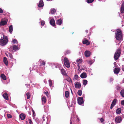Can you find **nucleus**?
Returning <instances> with one entry per match:
<instances>
[{
	"label": "nucleus",
	"mask_w": 124,
	"mask_h": 124,
	"mask_svg": "<svg viewBox=\"0 0 124 124\" xmlns=\"http://www.w3.org/2000/svg\"><path fill=\"white\" fill-rule=\"evenodd\" d=\"M76 62L78 66L79 67V64L80 63L82 62V60L81 59H78L77 60Z\"/></svg>",
	"instance_id": "nucleus-21"
},
{
	"label": "nucleus",
	"mask_w": 124,
	"mask_h": 124,
	"mask_svg": "<svg viewBox=\"0 0 124 124\" xmlns=\"http://www.w3.org/2000/svg\"><path fill=\"white\" fill-rule=\"evenodd\" d=\"M45 23V22L44 21H42L41 22V25L43 26L44 25Z\"/></svg>",
	"instance_id": "nucleus-43"
},
{
	"label": "nucleus",
	"mask_w": 124,
	"mask_h": 124,
	"mask_svg": "<svg viewBox=\"0 0 124 124\" xmlns=\"http://www.w3.org/2000/svg\"><path fill=\"white\" fill-rule=\"evenodd\" d=\"M66 80L69 82H72V81L70 78H66Z\"/></svg>",
	"instance_id": "nucleus-37"
},
{
	"label": "nucleus",
	"mask_w": 124,
	"mask_h": 124,
	"mask_svg": "<svg viewBox=\"0 0 124 124\" xmlns=\"http://www.w3.org/2000/svg\"><path fill=\"white\" fill-rule=\"evenodd\" d=\"M94 1V0H87L86 1L88 3H92Z\"/></svg>",
	"instance_id": "nucleus-38"
},
{
	"label": "nucleus",
	"mask_w": 124,
	"mask_h": 124,
	"mask_svg": "<svg viewBox=\"0 0 124 124\" xmlns=\"http://www.w3.org/2000/svg\"><path fill=\"white\" fill-rule=\"evenodd\" d=\"M9 55V57L10 58H11V59L13 58V56L11 54H10Z\"/></svg>",
	"instance_id": "nucleus-48"
},
{
	"label": "nucleus",
	"mask_w": 124,
	"mask_h": 124,
	"mask_svg": "<svg viewBox=\"0 0 124 124\" xmlns=\"http://www.w3.org/2000/svg\"><path fill=\"white\" fill-rule=\"evenodd\" d=\"M93 60H90L89 61H88L87 62L90 65L92 64L93 63Z\"/></svg>",
	"instance_id": "nucleus-36"
},
{
	"label": "nucleus",
	"mask_w": 124,
	"mask_h": 124,
	"mask_svg": "<svg viewBox=\"0 0 124 124\" xmlns=\"http://www.w3.org/2000/svg\"><path fill=\"white\" fill-rule=\"evenodd\" d=\"M67 53V54H69L70 53V51H67L66 52Z\"/></svg>",
	"instance_id": "nucleus-54"
},
{
	"label": "nucleus",
	"mask_w": 124,
	"mask_h": 124,
	"mask_svg": "<svg viewBox=\"0 0 124 124\" xmlns=\"http://www.w3.org/2000/svg\"><path fill=\"white\" fill-rule=\"evenodd\" d=\"M3 96L5 99L7 100H8V95L6 93H5L3 94Z\"/></svg>",
	"instance_id": "nucleus-19"
},
{
	"label": "nucleus",
	"mask_w": 124,
	"mask_h": 124,
	"mask_svg": "<svg viewBox=\"0 0 124 124\" xmlns=\"http://www.w3.org/2000/svg\"><path fill=\"white\" fill-rule=\"evenodd\" d=\"M3 62L4 63L5 65L7 66L8 65V63L7 59L6 57H4L3 59Z\"/></svg>",
	"instance_id": "nucleus-18"
},
{
	"label": "nucleus",
	"mask_w": 124,
	"mask_h": 124,
	"mask_svg": "<svg viewBox=\"0 0 124 124\" xmlns=\"http://www.w3.org/2000/svg\"><path fill=\"white\" fill-rule=\"evenodd\" d=\"M26 95L27 96V99H30L31 96L30 93H27Z\"/></svg>",
	"instance_id": "nucleus-33"
},
{
	"label": "nucleus",
	"mask_w": 124,
	"mask_h": 124,
	"mask_svg": "<svg viewBox=\"0 0 124 124\" xmlns=\"http://www.w3.org/2000/svg\"><path fill=\"white\" fill-rule=\"evenodd\" d=\"M45 94H46L47 96H48V92H45Z\"/></svg>",
	"instance_id": "nucleus-49"
},
{
	"label": "nucleus",
	"mask_w": 124,
	"mask_h": 124,
	"mask_svg": "<svg viewBox=\"0 0 124 124\" xmlns=\"http://www.w3.org/2000/svg\"><path fill=\"white\" fill-rule=\"evenodd\" d=\"M114 65H116V62H115L114 63Z\"/></svg>",
	"instance_id": "nucleus-55"
},
{
	"label": "nucleus",
	"mask_w": 124,
	"mask_h": 124,
	"mask_svg": "<svg viewBox=\"0 0 124 124\" xmlns=\"http://www.w3.org/2000/svg\"><path fill=\"white\" fill-rule=\"evenodd\" d=\"M80 77L82 78H85L87 77L86 74L85 72H83L81 74Z\"/></svg>",
	"instance_id": "nucleus-13"
},
{
	"label": "nucleus",
	"mask_w": 124,
	"mask_h": 124,
	"mask_svg": "<svg viewBox=\"0 0 124 124\" xmlns=\"http://www.w3.org/2000/svg\"><path fill=\"white\" fill-rule=\"evenodd\" d=\"M120 86L119 85H117L116 87V89L117 90L119 91L120 89Z\"/></svg>",
	"instance_id": "nucleus-40"
},
{
	"label": "nucleus",
	"mask_w": 124,
	"mask_h": 124,
	"mask_svg": "<svg viewBox=\"0 0 124 124\" xmlns=\"http://www.w3.org/2000/svg\"><path fill=\"white\" fill-rule=\"evenodd\" d=\"M78 104L79 105H81L82 104L84 101L83 100V98L82 97H78Z\"/></svg>",
	"instance_id": "nucleus-5"
},
{
	"label": "nucleus",
	"mask_w": 124,
	"mask_h": 124,
	"mask_svg": "<svg viewBox=\"0 0 124 124\" xmlns=\"http://www.w3.org/2000/svg\"><path fill=\"white\" fill-rule=\"evenodd\" d=\"M81 86V84L79 82L76 83L75 84V88H79Z\"/></svg>",
	"instance_id": "nucleus-14"
},
{
	"label": "nucleus",
	"mask_w": 124,
	"mask_h": 124,
	"mask_svg": "<svg viewBox=\"0 0 124 124\" xmlns=\"http://www.w3.org/2000/svg\"><path fill=\"white\" fill-rule=\"evenodd\" d=\"M94 58H95V57H94Z\"/></svg>",
	"instance_id": "nucleus-61"
},
{
	"label": "nucleus",
	"mask_w": 124,
	"mask_h": 124,
	"mask_svg": "<svg viewBox=\"0 0 124 124\" xmlns=\"http://www.w3.org/2000/svg\"><path fill=\"white\" fill-rule=\"evenodd\" d=\"M121 103L122 105H124V100L121 101Z\"/></svg>",
	"instance_id": "nucleus-47"
},
{
	"label": "nucleus",
	"mask_w": 124,
	"mask_h": 124,
	"mask_svg": "<svg viewBox=\"0 0 124 124\" xmlns=\"http://www.w3.org/2000/svg\"><path fill=\"white\" fill-rule=\"evenodd\" d=\"M3 12V11L0 8V13H2Z\"/></svg>",
	"instance_id": "nucleus-50"
},
{
	"label": "nucleus",
	"mask_w": 124,
	"mask_h": 124,
	"mask_svg": "<svg viewBox=\"0 0 124 124\" xmlns=\"http://www.w3.org/2000/svg\"><path fill=\"white\" fill-rule=\"evenodd\" d=\"M13 49L15 51L18 50V47L15 45H14L13 46Z\"/></svg>",
	"instance_id": "nucleus-23"
},
{
	"label": "nucleus",
	"mask_w": 124,
	"mask_h": 124,
	"mask_svg": "<svg viewBox=\"0 0 124 124\" xmlns=\"http://www.w3.org/2000/svg\"><path fill=\"white\" fill-rule=\"evenodd\" d=\"M123 25H122V26H123Z\"/></svg>",
	"instance_id": "nucleus-63"
},
{
	"label": "nucleus",
	"mask_w": 124,
	"mask_h": 124,
	"mask_svg": "<svg viewBox=\"0 0 124 124\" xmlns=\"http://www.w3.org/2000/svg\"><path fill=\"white\" fill-rule=\"evenodd\" d=\"M45 118L46 119V118L47 117H46V116L45 115H43L42 118V119H43V121H44L45 120Z\"/></svg>",
	"instance_id": "nucleus-39"
},
{
	"label": "nucleus",
	"mask_w": 124,
	"mask_h": 124,
	"mask_svg": "<svg viewBox=\"0 0 124 124\" xmlns=\"http://www.w3.org/2000/svg\"><path fill=\"white\" fill-rule=\"evenodd\" d=\"M71 89V92L72 93V90L71 89Z\"/></svg>",
	"instance_id": "nucleus-59"
},
{
	"label": "nucleus",
	"mask_w": 124,
	"mask_h": 124,
	"mask_svg": "<svg viewBox=\"0 0 124 124\" xmlns=\"http://www.w3.org/2000/svg\"><path fill=\"white\" fill-rule=\"evenodd\" d=\"M33 85H34V84H33Z\"/></svg>",
	"instance_id": "nucleus-62"
},
{
	"label": "nucleus",
	"mask_w": 124,
	"mask_h": 124,
	"mask_svg": "<svg viewBox=\"0 0 124 124\" xmlns=\"http://www.w3.org/2000/svg\"><path fill=\"white\" fill-rule=\"evenodd\" d=\"M12 42L13 44H15L17 43V42L16 39H14L13 40Z\"/></svg>",
	"instance_id": "nucleus-41"
},
{
	"label": "nucleus",
	"mask_w": 124,
	"mask_h": 124,
	"mask_svg": "<svg viewBox=\"0 0 124 124\" xmlns=\"http://www.w3.org/2000/svg\"><path fill=\"white\" fill-rule=\"evenodd\" d=\"M121 12L122 13L124 12V2H123L122 4L121 8Z\"/></svg>",
	"instance_id": "nucleus-11"
},
{
	"label": "nucleus",
	"mask_w": 124,
	"mask_h": 124,
	"mask_svg": "<svg viewBox=\"0 0 124 124\" xmlns=\"http://www.w3.org/2000/svg\"><path fill=\"white\" fill-rule=\"evenodd\" d=\"M44 5V4L42 0H40V1L39 4V7H42Z\"/></svg>",
	"instance_id": "nucleus-17"
},
{
	"label": "nucleus",
	"mask_w": 124,
	"mask_h": 124,
	"mask_svg": "<svg viewBox=\"0 0 124 124\" xmlns=\"http://www.w3.org/2000/svg\"><path fill=\"white\" fill-rule=\"evenodd\" d=\"M50 24L53 26H54L55 25V21L53 19H52L50 20Z\"/></svg>",
	"instance_id": "nucleus-12"
},
{
	"label": "nucleus",
	"mask_w": 124,
	"mask_h": 124,
	"mask_svg": "<svg viewBox=\"0 0 124 124\" xmlns=\"http://www.w3.org/2000/svg\"><path fill=\"white\" fill-rule=\"evenodd\" d=\"M117 101V100L116 99H114L111 105L110 108L111 109H112L113 107L115 105Z\"/></svg>",
	"instance_id": "nucleus-7"
},
{
	"label": "nucleus",
	"mask_w": 124,
	"mask_h": 124,
	"mask_svg": "<svg viewBox=\"0 0 124 124\" xmlns=\"http://www.w3.org/2000/svg\"><path fill=\"white\" fill-rule=\"evenodd\" d=\"M29 122L30 124H32L33 123L32 121L30 119H29Z\"/></svg>",
	"instance_id": "nucleus-46"
},
{
	"label": "nucleus",
	"mask_w": 124,
	"mask_h": 124,
	"mask_svg": "<svg viewBox=\"0 0 124 124\" xmlns=\"http://www.w3.org/2000/svg\"><path fill=\"white\" fill-rule=\"evenodd\" d=\"M84 44H86V45H88L90 44L89 41L87 39H85L82 41Z\"/></svg>",
	"instance_id": "nucleus-9"
},
{
	"label": "nucleus",
	"mask_w": 124,
	"mask_h": 124,
	"mask_svg": "<svg viewBox=\"0 0 124 124\" xmlns=\"http://www.w3.org/2000/svg\"><path fill=\"white\" fill-rule=\"evenodd\" d=\"M25 85L26 87H28L30 85L29 84H26Z\"/></svg>",
	"instance_id": "nucleus-53"
},
{
	"label": "nucleus",
	"mask_w": 124,
	"mask_h": 124,
	"mask_svg": "<svg viewBox=\"0 0 124 124\" xmlns=\"http://www.w3.org/2000/svg\"><path fill=\"white\" fill-rule=\"evenodd\" d=\"M56 68H57V67H56Z\"/></svg>",
	"instance_id": "nucleus-64"
},
{
	"label": "nucleus",
	"mask_w": 124,
	"mask_h": 124,
	"mask_svg": "<svg viewBox=\"0 0 124 124\" xmlns=\"http://www.w3.org/2000/svg\"><path fill=\"white\" fill-rule=\"evenodd\" d=\"M3 38L1 39H0V44L2 46H4L7 43L8 38L7 37L4 36L3 35Z\"/></svg>",
	"instance_id": "nucleus-2"
},
{
	"label": "nucleus",
	"mask_w": 124,
	"mask_h": 124,
	"mask_svg": "<svg viewBox=\"0 0 124 124\" xmlns=\"http://www.w3.org/2000/svg\"><path fill=\"white\" fill-rule=\"evenodd\" d=\"M112 80H113V79L112 78H111L110 79V81L111 82L112 81Z\"/></svg>",
	"instance_id": "nucleus-57"
},
{
	"label": "nucleus",
	"mask_w": 124,
	"mask_h": 124,
	"mask_svg": "<svg viewBox=\"0 0 124 124\" xmlns=\"http://www.w3.org/2000/svg\"><path fill=\"white\" fill-rule=\"evenodd\" d=\"M56 12L55 9L54 8L52 9L50 11L51 13L52 14H53L55 13Z\"/></svg>",
	"instance_id": "nucleus-30"
},
{
	"label": "nucleus",
	"mask_w": 124,
	"mask_h": 124,
	"mask_svg": "<svg viewBox=\"0 0 124 124\" xmlns=\"http://www.w3.org/2000/svg\"><path fill=\"white\" fill-rule=\"evenodd\" d=\"M48 81L49 85L51 87V86L52 84V80L51 79H50Z\"/></svg>",
	"instance_id": "nucleus-34"
},
{
	"label": "nucleus",
	"mask_w": 124,
	"mask_h": 124,
	"mask_svg": "<svg viewBox=\"0 0 124 124\" xmlns=\"http://www.w3.org/2000/svg\"><path fill=\"white\" fill-rule=\"evenodd\" d=\"M101 121L102 122L104 121V119L103 118H101L100 119Z\"/></svg>",
	"instance_id": "nucleus-51"
},
{
	"label": "nucleus",
	"mask_w": 124,
	"mask_h": 124,
	"mask_svg": "<svg viewBox=\"0 0 124 124\" xmlns=\"http://www.w3.org/2000/svg\"><path fill=\"white\" fill-rule=\"evenodd\" d=\"M115 37L117 40H122V34L120 30H117L116 32L115 33Z\"/></svg>",
	"instance_id": "nucleus-1"
},
{
	"label": "nucleus",
	"mask_w": 124,
	"mask_h": 124,
	"mask_svg": "<svg viewBox=\"0 0 124 124\" xmlns=\"http://www.w3.org/2000/svg\"><path fill=\"white\" fill-rule=\"evenodd\" d=\"M19 116L21 120H24L25 117V115L23 113L21 114Z\"/></svg>",
	"instance_id": "nucleus-15"
},
{
	"label": "nucleus",
	"mask_w": 124,
	"mask_h": 124,
	"mask_svg": "<svg viewBox=\"0 0 124 124\" xmlns=\"http://www.w3.org/2000/svg\"><path fill=\"white\" fill-rule=\"evenodd\" d=\"M78 95L79 96H81L82 94V91L81 90H79L78 92Z\"/></svg>",
	"instance_id": "nucleus-35"
},
{
	"label": "nucleus",
	"mask_w": 124,
	"mask_h": 124,
	"mask_svg": "<svg viewBox=\"0 0 124 124\" xmlns=\"http://www.w3.org/2000/svg\"><path fill=\"white\" fill-rule=\"evenodd\" d=\"M120 54V49L117 50L114 55V58L116 60H117L119 57Z\"/></svg>",
	"instance_id": "nucleus-3"
},
{
	"label": "nucleus",
	"mask_w": 124,
	"mask_h": 124,
	"mask_svg": "<svg viewBox=\"0 0 124 124\" xmlns=\"http://www.w3.org/2000/svg\"><path fill=\"white\" fill-rule=\"evenodd\" d=\"M78 76L77 75H75L74 77V78L76 80H77L78 79Z\"/></svg>",
	"instance_id": "nucleus-42"
},
{
	"label": "nucleus",
	"mask_w": 124,
	"mask_h": 124,
	"mask_svg": "<svg viewBox=\"0 0 124 124\" xmlns=\"http://www.w3.org/2000/svg\"><path fill=\"white\" fill-rule=\"evenodd\" d=\"M122 70L123 71H124V65L122 66Z\"/></svg>",
	"instance_id": "nucleus-52"
},
{
	"label": "nucleus",
	"mask_w": 124,
	"mask_h": 124,
	"mask_svg": "<svg viewBox=\"0 0 124 124\" xmlns=\"http://www.w3.org/2000/svg\"><path fill=\"white\" fill-rule=\"evenodd\" d=\"M32 112H33V117H34L35 116V113L34 111V110L33 109H32Z\"/></svg>",
	"instance_id": "nucleus-44"
},
{
	"label": "nucleus",
	"mask_w": 124,
	"mask_h": 124,
	"mask_svg": "<svg viewBox=\"0 0 124 124\" xmlns=\"http://www.w3.org/2000/svg\"><path fill=\"white\" fill-rule=\"evenodd\" d=\"M7 22L6 21H1L0 23V25H4L6 24Z\"/></svg>",
	"instance_id": "nucleus-20"
},
{
	"label": "nucleus",
	"mask_w": 124,
	"mask_h": 124,
	"mask_svg": "<svg viewBox=\"0 0 124 124\" xmlns=\"http://www.w3.org/2000/svg\"><path fill=\"white\" fill-rule=\"evenodd\" d=\"M42 103L44 102L45 103L46 101V98L45 96L43 97L42 98Z\"/></svg>",
	"instance_id": "nucleus-26"
},
{
	"label": "nucleus",
	"mask_w": 124,
	"mask_h": 124,
	"mask_svg": "<svg viewBox=\"0 0 124 124\" xmlns=\"http://www.w3.org/2000/svg\"><path fill=\"white\" fill-rule=\"evenodd\" d=\"M64 62L65 66L68 68H69L70 67V64L68 59L65 57L64 58Z\"/></svg>",
	"instance_id": "nucleus-4"
},
{
	"label": "nucleus",
	"mask_w": 124,
	"mask_h": 124,
	"mask_svg": "<svg viewBox=\"0 0 124 124\" xmlns=\"http://www.w3.org/2000/svg\"><path fill=\"white\" fill-rule=\"evenodd\" d=\"M70 124H72V122L71 121V120H70Z\"/></svg>",
	"instance_id": "nucleus-58"
},
{
	"label": "nucleus",
	"mask_w": 124,
	"mask_h": 124,
	"mask_svg": "<svg viewBox=\"0 0 124 124\" xmlns=\"http://www.w3.org/2000/svg\"><path fill=\"white\" fill-rule=\"evenodd\" d=\"M72 105H72V104H71V105L70 106H71V107H72Z\"/></svg>",
	"instance_id": "nucleus-60"
},
{
	"label": "nucleus",
	"mask_w": 124,
	"mask_h": 124,
	"mask_svg": "<svg viewBox=\"0 0 124 124\" xmlns=\"http://www.w3.org/2000/svg\"><path fill=\"white\" fill-rule=\"evenodd\" d=\"M85 32H86V33H88V30H85Z\"/></svg>",
	"instance_id": "nucleus-56"
},
{
	"label": "nucleus",
	"mask_w": 124,
	"mask_h": 124,
	"mask_svg": "<svg viewBox=\"0 0 124 124\" xmlns=\"http://www.w3.org/2000/svg\"><path fill=\"white\" fill-rule=\"evenodd\" d=\"M120 69L119 68H116L115 69L114 72L116 74H117L119 72Z\"/></svg>",
	"instance_id": "nucleus-10"
},
{
	"label": "nucleus",
	"mask_w": 124,
	"mask_h": 124,
	"mask_svg": "<svg viewBox=\"0 0 124 124\" xmlns=\"http://www.w3.org/2000/svg\"><path fill=\"white\" fill-rule=\"evenodd\" d=\"M85 54L86 57H89L91 54V53L88 51H86L85 52Z\"/></svg>",
	"instance_id": "nucleus-8"
},
{
	"label": "nucleus",
	"mask_w": 124,
	"mask_h": 124,
	"mask_svg": "<svg viewBox=\"0 0 124 124\" xmlns=\"http://www.w3.org/2000/svg\"><path fill=\"white\" fill-rule=\"evenodd\" d=\"M7 116L8 118H11L12 117L11 115L9 114H8Z\"/></svg>",
	"instance_id": "nucleus-45"
},
{
	"label": "nucleus",
	"mask_w": 124,
	"mask_h": 124,
	"mask_svg": "<svg viewBox=\"0 0 124 124\" xmlns=\"http://www.w3.org/2000/svg\"><path fill=\"white\" fill-rule=\"evenodd\" d=\"M39 62L41 64V65H42L44 66L45 64V62L44 61H42L41 60H39Z\"/></svg>",
	"instance_id": "nucleus-27"
},
{
	"label": "nucleus",
	"mask_w": 124,
	"mask_h": 124,
	"mask_svg": "<svg viewBox=\"0 0 124 124\" xmlns=\"http://www.w3.org/2000/svg\"><path fill=\"white\" fill-rule=\"evenodd\" d=\"M122 118L120 116H118L116 117L115 119V121L117 123H119L122 121Z\"/></svg>",
	"instance_id": "nucleus-6"
},
{
	"label": "nucleus",
	"mask_w": 124,
	"mask_h": 124,
	"mask_svg": "<svg viewBox=\"0 0 124 124\" xmlns=\"http://www.w3.org/2000/svg\"><path fill=\"white\" fill-rule=\"evenodd\" d=\"M69 93L68 91H66L65 93V96L66 97L68 98V97L69 95Z\"/></svg>",
	"instance_id": "nucleus-29"
},
{
	"label": "nucleus",
	"mask_w": 124,
	"mask_h": 124,
	"mask_svg": "<svg viewBox=\"0 0 124 124\" xmlns=\"http://www.w3.org/2000/svg\"><path fill=\"white\" fill-rule=\"evenodd\" d=\"M121 112V109L120 108H119L117 109L116 110V113L117 114L120 113Z\"/></svg>",
	"instance_id": "nucleus-25"
},
{
	"label": "nucleus",
	"mask_w": 124,
	"mask_h": 124,
	"mask_svg": "<svg viewBox=\"0 0 124 124\" xmlns=\"http://www.w3.org/2000/svg\"><path fill=\"white\" fill-rule=\"evenodd\" d=\"M120 93L122 96L123 97H124V90H122L120 92Z\"/></svg>",
	"instance_id": "nucleus-31"
},
{
	"label": "nucleus",
	"mask_w": 124,
	"mask_h": 124,
	"mask_svg": "<svg viewBox=\"0 0 124 124\" xmlns=\"http://www.w3.org/2000/svg\"><path fill=\"white\" fill-rule=\"evenodd\" d=\"M87 81L86 80H84L83 81V84L84 85H86L87 83Z\"/></svg>",
	"instance_id": "nucleus-32"
},
{
	"label": "nucleus",
	"mask_w": 124,
	"mask_h": 124,
	"mask_svg": "<svg viewBox=\"0 0 124 124\" xmlns=\"http://www.w3.org/2000/svg\"><path fill=\"white\" fill-rule=\"evenodd\" d=\"M61 72L62 74V75H66V72L64 70V69H62L61 70Z\"/></svg>",
	"instance_id": "nucleus-28"
},
{
	"label": "nucleus",
	"mask_w": 124,
	"mask_h": 124,
	"mask_svg": "<svg viewBox=\"0 0 124 124\" xmlns=\"http://www.w3.org/2000/svg\"><path fill=\"white\" fill-rule=\"evenodd\" d=\"M13 26L12 25H10L9 28V30L10 33H11L13 31Z\"/></svg>",
	"instance_id": "nucleus-24"
},
{
	"label": "nucleus",
	"mask_w": 124,
	"mask_h": 124,
	"mask_svg": "<svg viewBox=\"0 0 124 124\" xmlns=\"http://www.w3.org/2000/svg\"><path fill=\"white\" fill-rule=\"evenodd\" d=\"M0 77L4 80H6V78L5 76L3 74H1Z\"/></svg>",
	"instance_id": "nucleus-22"
},
{
	"label": "nucleus",
	"mask_w": 124,
	"mask_h": 124,
	"mask_svg": "<svg viewBox=\"0 0 124 124\" xmlns=\"http://www.w3.org/2000/svg\"><path fill=\"white\" fill-rule=\"evenodd\" d=\"M62 23V21L60 19L56 21V24L59 25H61Z\"/></svg>",
	"instance_id": "nucleus-16"
}]
</instances>
